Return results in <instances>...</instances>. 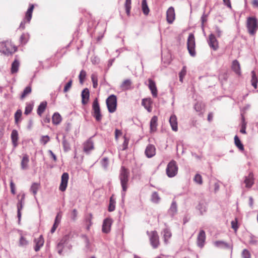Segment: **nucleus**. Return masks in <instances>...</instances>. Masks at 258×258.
I'll use <instances>...</instances> for the list:
<instances>
[{
	"label": "nucleus",
	"mask_w": 258,
	"mask_h": 258,
	"mask_svg": "<svg viewBox=\"0 0 258 258\" xmlns=\"http://www.w3.org/2000/svg\"><path fill=\"white\" fill-rule=\"evenodd\" d=\"M17 50V48L12 44L11 41H5L0 42V52L9 55Z\"/></svg>",
	"instance_id": "1"
},
{
	"label": "nucleus",
	"mask_w": 258,
	"mask_h": 258,
	"mask_svg": "<svg viewBox=\"0 0 258 258\" xmlns=\"http://www.w3.org/2000/svg\"><path fill=\"white\" fill-rule=\"evenodd\" d=\"M246 28L248 33L254 35L258 29V21L254 17H249L247 18Z\"/></svg>",
	"instance_id": "2"
},
{
	"label": "nucleus",
	"mask_w": 258,
	"mask_h": 258,
	"mask_svg": "<svg viewBox=\"0 0 258 258\" xmlns=\"http://www.w3.org/2000/svg\"><path fill=\"white\" fill-rule=\"evenodd\" d=\"M92 115L97 122H100L102 118L101 109L97 98H95L92 103Z\"/></svg>",
	"instance_id": "3"
},
{
	"label": "nucleus",
	"mask_w": 258,
	"mask_h": 258,
	"mask_svg": "<svg viewBox=\"0 0 258 258\" xmlns=\"http://www.w3.org/2000/svg\"><path fill=\"white\" fill-rule=\"evenodd\" d=\"M129 172L124 167H121L119 174V178L123 191H125L127 189V184L128 181Z\"/></svg>",
	"instance_id": "4"
},
{
	"label": "nucleus",
	"mask_w": 258,
	"mask_h": 258,
	"mask_svg": "<svg viewBox=\"0 0 258 258\" xmlns=\"http://www.w3.org/2000/svg\"><path fill=\"white\" fill-rule=\"evenodd\" d=\"M178 166L175 161L172 160L168 163L166 169L167 175L170 177H173L178 172Z\"/></svg>",
	"instance_id": "5"
},
{
	"label": "nucleus",
	"mask_w": 258,
	"mask_h": 258,
	"mask_svg": "<svg viewBox=\"0 0 258 258\" xmlns=\"http://www.w3.org/2000/svg\"><path fill=\"white\" fill-rule=\"evenodd\" d=\"M108 110L110 113H113L116 110L117 97L115 95H110L106 100Z\"/></svg>",
	"instance_id": "6"
},
{
	"label": "nucleus",
	"mask_w": 258,
	"mask_h": 258,
	"mask_svg": "<svg viewBox=\"0 0 258 258\" xmlns=\"http://www.w3.org/2000/svg\"><path fill=\"white\" fill-rule=\"evenodd\" d=\"M195 45V39L194 35L192 33H190L188 37L187 47L188 52L191 56H195L196 55Z\"/></svg>",
	"instance_id": "7"
},
{
	"label": "nucleus",
	"mask_w": 258,
	"mask_h": 258,
	"mask_svg": "<svg viewBox=\"0 0 258 258\" xmlns=\"http://www.w3.org/2000/svg\"><path fill=\"white\" fill-rule=\"evenodd\" d=\"M34 9V5H30V7L27 10L26 14H25V17L23 21L21 22L20 25V28H22V29H24L25 28V24L26 23V21H27V22L29 23L30 22V20L32 18V12Z\"/></svg>",
	"instance_id": "8"
},
{
	"label": "nucleus",
	"mask_w": 258,
	"mask_h": 258,
	"mask_svg": "<svg viewBox=\"0 0 258 258\" xmlns=\"http://www.w3.org/2000/svg\"><path fill=\"white\" fill-rule=\"evenodd\" d=\"M151 244L154 248H157L160 244L159 237L157 231L151 232L150 237Z\"/></svg>",
	"instance_id": "9"
},
{
	"label": "nucleus",
	"mask_w": 258,
	"mask_h": 258,
	"mask_svg": "<svg viewBox=\"0 0 258 258\" xmlns=\"http://www.w3.org/2000/svg\"><path fill=\"white\" fill-rule=\"evenodd\" d=\"M208 42L210 47L214 50H216L219 48L218 42L214 34H211L209 35Z\"/></svg>",
	"instance_id": "10"
},
{
	"label": "nucleus",
	"mask_w": 258,
	"mask_h": 258,
	"mask_svg": "<svg viewBox=\"0 0 258 258\" xmlns=\"http://www.w3.org/2000/svg\"><path fill=\"white\" fill-rule=\"evenodd\" d=\"M175 14L174 9L172 7L168 8L166 12V19L169 24H172L175 20Z\"/></svg>",
	"instance_id": "11"
},
{
	"label": "nucleus",
	"mask_w": 258,
	"mask_h": 258,
	"mask_svg": "<svg viewBox=\"0 0 258 258\" xmlns=\"http://www.w3.org/2000/svg\"><path fill=\"white\" fill-rule=\"evenodd\" d=\"M69 180V174L67 172L63 173L61 175V183L59 186V189L61 191H64L67 186Z\"/></svg>",
	"instance_id": "12"
},
{
	"label": "nucleus",
	"mask_w": 258,
	"mask_h": 258,
	"mask_svg": "<svg viewBox=\"0 0 258 258\" xmlns=\"http://www.w3.org/2000/svg\"><path fill=\"white\" fill-rule=\"evenodd\" d=\"M243 183L245 184V187L247 188H250L254 183L253 174L250 172L247 176H245L243 181Z\"/></svg>",
	"instance_id": "13"
},
{
	"label": "nucleus",
	"mask_w": 258,
	"mask_h": 258,
	"mask_svg": "<svg viewBox=\"0 0 258 258\" xmlns=\"http://www.w3.org/2000/svg\"><path fill=\"white\" fill-rule=\"evenodd\" d=\"M145 155L148 158H151L156 154V148L153 145H148L145 151Z\"/></svg>",
	"instance_id": "14"
},
{
	"label": "nucleus",
	"mask_w": 258,
	"mask_h": 258,
	"mask_svg": "<svg viewBox=\"0 0 258 258\" xmlns=\"http://www.w3.org/2000/svg\"><path fill=\"white\" fill-rule=\"evenodd\" d=\"M112 220L110 218H106L104 220L102 225V232L105 233H108L110 230L111 226L112 224Z\"/></svg>",
	"instance_id": "15"
},
{
	"label": "nucleus",
	"mask_w": 258,
	"mask_h": 258,
	"mask_svg": "<svg viewBox=\"0 0 258 258\" xmlns=\"http://www.w3.org/2000/svg\"><path fill=\"white\" fill-rule=\"evenodd\" d=\"M148 81L149 82L148 87L151 92L153 97H156L157 96V89L155 82L151 79H149Z\"/></svg>",
	"instance_id": "16"
},
{
	"label": "nucleus",
	"mask_w": 258,
	"mask_h": 258,
	"mask_svg": "<svg viewBox=\"0 0 258 258\" xmlns=\"http://www.w3.org/2000/svg\"><path fill=\"white\" fill-rule=\"evenodd\" d=\"M206 239V234L204 230H201L197 238V244L200 247H203Z\"/></svg>",
	"instance_id": "17"
},
{
	"label": "nucleus",
	"mask_w": 258,
	"mask_h": 258,
	"mask_svg": "<svg viewBox=\"0 0 258 258\" xmlns=\"http://www.w3.org/2000/svg\"><path fill=\"white\" fill-rule=\"evenodd\" d=\"M232 70L235 72V73L238 76H240L241 74L240 65L238 61L236 59L232 61Z\"/></svg>",
	"instance_id": "18"
},
{
	"label": "nucleus",
	"mask_w": 258,
	"mask_h": 258,
	"mask_svg": "<svg viewBox=\"0 0 258 258\" xmlns=\"http://www.w3.org/2000/svg\"><path fill=\"white\" fill-rule=\"evenodd\" d=\"M82 103L83 104H86L89 99L90 92L88 88H85L82 92Z\"/></svg>",
	"instance_id": "19"
},
{
	"label": "nucleus",
	"mask_w": 258,
	"mask_h": 258,
	"mask_svg": "<svg viewBox=\"0 0 258 258\" xmlns=\"http://www.w3.org/2000/svg\"><path fill=\"white\" fill-rule=\"evenodd\" d=\"M132 82L130 79H126L124 80L120 86L122 91H127L133 88L132 87Z\"/></svg>",
	"instance_id": "20"
},
{
	"label": "nucleus",
	"mask_w": 258,
	"mask_h": 258,
	"mask_svg": "<svg viewBox=\"0 0 258 258\" xmlns=\"http://www.w3.org/2000/svg\"><path fill=\"white\" fill-rule=\"evenodd\" d=\"M94 149V144L91 139L88 140L84 144V151L88 153L91 150Z\"/></svg>",
	"instance_id": "21"
},
{
	"label": "nucleus",
	"mask_w": 258,
	"mask_h": 258,
	"mask_svg": "<svg viewBox=\"0 0 258 258\" xmlns=\"http://www.w3.org/2000/svg\"><path fill=\"white\" fill-rule=\"evenodd\" d=\"M169 122L174 131H177L178 130L177 117L175 115L172 114L169 119Z\"/></svg>",
	"instance_id": "22"
},
{
	"label": "nucleus",
	"mask_w": 258,
	"mask_h": 258,
	"mask_svg": "<svg viewBox=\"0 0 258 258\" xmlns=\"http://www.w3.org/2000/svg\"><path fill=\"white\" fill-rule=\"evenodd\" d=\"M151 100L150 98H145L142 99V105L147 110L148 112L152 111V108L151 106Z\"/></svg>",
	"instance_id": "23"
},
{
	"label": "nucleus",
	"mask_w": 258,
	"mask_h": 258,
	"mask_svg": "<svg viewBox=\"0 0 258 258\" xmlns=\"http://www.w3.org/2000/svg\"><path fill=\"white\" fill-rule=\"evenodd\" d=\"M29 162V157L25 154L23 156L21 162V167L23 170H26L28 168V163Z\"/></svg>",
	"instance_id": "24"
},
{
	"label": "nucleus",
	"mask_w": 258,
	"mask_h": 258,
	"mask_svg": "<svg viewBox=\"0 0 258 258\" xmlns=\"http://www.w3.org/2000/svg\"><path fill=\"white\" fill-rule=\"evenodd\" d=\"M158 117L156 116L152 117L150 120V130L151 132H155L157 130Z\"/></svg>",
	"instance_id": "25"
},
{
	"label": "nucleus",
	"mask_w": 258,
	"mask_h": 258,
	"mask_svg": "<svg viewBox=\"0 0 258 258\" xmlns=\"http://www.w3.org/2000/svg\"><path fill=\"white\" fill-rule=\"evenodd\" d=\"M46 106L47 102L46 101H43L40 103L37 110V113L39 116H41L42 114L45 111Z\"/></svg>",
	"instance_id": "26"
},
{
	"label": "nucleus",
	"mask_w": 258,
	"mask_h": 258,
	"mask_svg": "<svg viewBox=\"0 0 258 258\" xmlns=\"http://www.w3.org/2000/svg\"><path fill=\"white\" fill-rule=\"evenodd\" d=\"M11 139L14 147L17 146V141L18 140V133L17 131L13 130L11 133Z\"/></svg>",
	"instance_id": "27"
},
{
	"label": "nucleus",
	"mask_w": 258,
	"mask_h": 258,
	"mask_svg": "<svg viewBox=\"0 0 258 258\" xmlns=\"http://www.w3.org/2000/svg\"><path fill=\"white\" fill-rule=\"evenodd\" d=\"M36 245L35 247V250L36 251H38L40 249L44 243V240L42 236H40L37 239H35L34 240Z\"/></svg>",
	"instance_id": "28"
},
{
	"label": "nucleus",
	"mask_w": 258,
	"mask_h": 258,
	"mask_svg": "<svg viewBox=\"0 0 258 258\" xmlns=\"http://www.w3.org/2000/svg\"><path fill=\"white\" fill-rule=\"evenodd\" d=\"M171 232L168 229L166 228L163 230V238L165 243H168L169 239L171 237Z\"/></svg>",
	"instance_id": "29"
},
{
	"label": "nucleus",
	"mask_w": 258,
	"mask_h": 258,
	"mask_svg": "<svg viewBox=\"0 0 258 258\" xmlns=\"http://www.w3.org/2000/svg\"><path fill=\"white\" fill-rule=\"evenodd\" d=\"M61 117L58 112H55L53 114L52 117V121L54 124L57 125L61 121Z\"/></svg>",
	"instance_id": "30"
},
{
	"label": "nucleus",
	"mask_w": 258,
	"mask_h": 258,
	"mask_svg": "<svg viewBox=\"0 0 258 258\" xmlns=\"http://www.w3.org/2000/svg\"><path fill=\"white\" fill-rule=\"evenodd\" d=\"M20 63L18 59H15L11 66V72L12 74L17 73L19 70Z\"/></svg>",
	"instance_id": "31"
},
{
	"label": "nucleus",
	"mask_w": 258,
	"mask_h": 258,
	"mask_svg": "<svg viewBox=\"0 0 258 258\" xmlns=\"http://www.w3.org/2000/svg\"><path fill=\"white\" fill-rule=\"evenodd\" d=\"M24 199V195H23L21 200L19 201L18 203L17 204V209H18V217L19 220H20L21 217V210L22 209L23 207L22 202Z\"/></svg>",
	"instance_id": "32"
},
{
	"label": "nucleus",
	"mask_w": 258,
	"mask_h": 258,
	"mask_svg": "<svg viewBox=\"0 0 258 258\" xmlns=\"http://www.w3.org/2000/svg\"><path fill=\"white\" fill-rule=\"evenodd\" d=\"M142 9L145 15H148L149 13L150 10L147 5L146 0H143L142 2Z\"/></svg>",
	"instance_id": "33"
},
{
	"label": "nucleus",
	"mask_w": 258,
	"mask_h": 258,
	"mask_svg": "<svg viewBox=\"0 0 258 258\" xmlns=\"http://www.w3.org/2000/svg\"><path fill=\"white\" fill-rule=\"evenodd\" d=\"M234 143L235 146L240 151H243L244 150V146L238 136L236 135L234 137Z\"/></svg>",
	"instance_id": "34"
},
{
	"label": "nucleus",
	"mask_w": 258,
	"mask_h": 258,
	"mask_svg": "<svg viewBox=\"0 0 258 258\" xmlns=\"http://www.w3.org/2000/svg\"><path fill=\"white\" fill-rule=\"evenodd\" d=\"M215 246L223 248H227L229 247V245L223 241H216L214 242Z\"/></svg>",
	"instance_id": "35"
},
{
	"label": "nucleus",
	"mask_w": 258,
	"mask_h": 258,
	"mask_svg": "<svg viewBox=\"0 0 258 258\" xmlns=\"http://www.w3.org/2000/svg\"><path fill=\"white\" fill-rule=\"evenodd\" d=\"M115 199L112 195L110 198L109 205L108 207V211L109 212H112L115 210Z\"/></svg>",
	"instance_id": "36"
},
{
	"label": "nucleus",
	"mask_w": 258,
	"mask_h": 258,
	"mask_svg": "<svg viewBox=\"0 0 258 258\" xmlns=\"http://www.w3.org/2000/svg\"><path fill=\"white\" fill-rule=\"evenodd\" d=\"M251 85L255 88H257V79L256 76V74L254 71L251 72Z\"/></svg>",
	"instance_id": "37"
},
{
	"label": "nucleus",
	"mask_w": 258,
	"mask_h": 258,
	"mask_svg": "<svg viewBox=\"0 0 258 258\" xmlns=\"http://www.w3.org/2000/svg\"><path fill=\"white\" fill-rule=\"evenodd\" d=\"M132 1L131 0H125L124 3V7L125 12L128 16L130 15V11L131 9Z\"/></svg>",
	"instance_id": "38"
},
{
	"label": "nucleus",
	"mask_w": 258,
	"mask_h": 258,
	"mask_svg": "<svg viewBox=\"0 0 258 258\" xmlns=\"http://www.w3.org/2000/svg\"><path fill=\"white\" fill-rule=\"evenodd\" d=\"M33 108V103H26L25 108V111L24 114L26 115H28L30 114Z\"/></svg>",
	"instance_id": "39"
},
{
	"label": "nucleus",
	"mask_w": 258,
	"mask_h": 258,
	"mask_svg": "<svg viewBox=\"0 0 258 258\" xmlns=\"http://www.w3.org/2000/svg\"><path fill=\"white\" fill-rule=\"evenodd\" d=\"M40 187V184L39 183L34 182L31 186L30 191L33 194H36Z\"/></svg>",
	"instance_id": "40"
},
{
	"label": "nucleus",
	"mask_w": 258,
	"mask_h": 258,
	"mask_svg": "<svg viewBox=\"0 0 258 258\" xmlns=\"http://www.w3.org/2000/svg\"><path fill=\"white\" fill-rule=\"evenodd\" d=\"M31 92V86H28L26 87L24 89L23 93H22L21 98L22 99L24 98L26 96L29 95Z\"/></svg>",
	"instance_id": "41"
},
{
	"label": "nucleus",
	"mask_w": 258,
	"mask_h": 258,
	"mask_svg": "<svg viewBox=\"0 0 258 258\" xmlns=\"http://www.w3.org/2000/svg\"><path fill=\"white\" fill-rule=\"evenodd\" d=\"M22 116V111L18 109L15 113V121L16 124H18Z\"/></svg>",
	"instance_id": "42"
},
{
	"label": "nucleus",
	"mask_w": 258,
	"mask_h": 258,
	"mask_svg": "<svg viewBox=\"0 0 258 258\" xmlns=\"http://www.w3.org/2000/svg\"><path fill=\"white\" fill-rule=\"evenodd\" d=\"M92 215L91 214H89L86 218V223L87 225V229L88 230L90 229V226L92 225Z\"/></svg>",
	"instance_id": "43"
},
{
	"label": "nucleus",
	"mask_w": 258,
	"mask_h": 258,
	"mask_svg": "<svg viewBox=\"0 0 258 258\" xmlns=\"http://www.w3.org/2000/svg\"><path fill=\"white\" fill-rule=\"evenodd\" d=\"M91 80L93 83V87L94 88H96L98 86V78L97 76L93 74L91 75Z\"/></svg>",
	"instance_id": "44"
},
{
	"label": "nucleus",
	"mask_w": 258,
	"mask_h": 258,
	"mask_svg": "<svg viewBox=\"0 0 258 258\" xmlns=\"http://www.w3.org/2000/svg\"><path fill=\"white\" fill-rule=\"evenodd\" d=\"M186 74V67H183L181 70V71L179 73V81L181 82H183V80L184 77L185 76Z\"/></svg>",
	"instance_id": "45"
},
{
	"label": "nucleus",
	"mask_w": 258,
	"mask_h": 258,
	"mask_svg": "<svg viewBox=\"0 0 258 258\" xmlns=\"http://www.w3.org/2000/svg\"><path fill=\"white\" fill-rule=\"evenodd\" d=\"M177 212V206L175 202H173L169 209L170 213L173 215Z\"/></svg>",
	"instance_id": "46"
},
{
	"label": "nucleus",
	"mask_w": 258,
	"mask_h": 258,
	"mask_svg": "<svg viewBox=\"0 0 258 258\" xmlns=\"http://www.w3.org/2000/svg\"><path fill=\"white\" fill-rule=\"evenodd\" d=\"M86 73L84 70H82L79 74V81L81 84H83L86 78Z\"/></svg>",
	"instance_id": "47"
},
{
	"label": "nucleus",
	"mask_w": 258,
	"mask_h": 258,
	"mask_svg": "<svg viewBox=\"0 0 258 258\" xmlns=\"http://www.w3.org/2000/svg\"><path fill=\"white\" fill-rule=\"evenodd\" d=\"M28 244V241L26 240V239L23 237L21 236L20 241H19V245L21 246H25Z\"/></svg>",
	"instance_id": "48"
},
{
	"label": "nucleus",
	"mask_w": 258,
	"mask_h": 258,
	"mask_svg": "<svg viewBox=\"0 0 258 258\" xmlns=\"http://www.w3.org/2000/svg\"><path fill=\"white\" fill-rule=\"evenodd\" d=\"M108 159L107 157L103 158L101 161V165L104 169H107L108 166Z\"/></svg>",
	"instance_id": "49"
},
{
	"label": "nucleus",
	"mask_w": 258,
	"mask_h": 258,
	"mask_svg": "<svg viewBox=\"0 0 258 258\" xmlns=\"http://www.w3.org/2000/svg\"><path fill=\"white\" fill-rule=\"evenodd\" d=\"M50 140V138H49V137L47 135H46V136H43L41 139H40V142L44 144V145H45L46 143H47Z\"/></svg>",
	"instance_id": "50"
},
{
	"label": "nucleus",
	"mask_w": 258,
	"mask_h": 258,
	"mask_svg": "<svg viewBox=\"0 0 258 258\" xmlns=\"http://www.w3.org/2000/svg\"><path fill=\"white\" fill-rule=\"evenodd\" d=\"M195 181L198 184L202 183V177L199 174H197L194 178Z\"/></svg>",
	"instance_id": "51"
},
{
	"label": "nucleus",
	"mask_w": 258,
	"mask_h": 258,
	"mask_svg": "<svg viewBox=\"0 0 258 258\" xmlns=\"http://www.w3.org/2000/svg\"><path fill=\"white\" fill-rule=\"evenodd\" d=\"M72 85V80H71L65 85L64 89H63V92H68L71 88Z\"/></svg>",
	"instance_id": "52"
},
{
	"label": "nucleus",
	"mask_w": 258,
	"mask_h": 258,
	"mask_svg": "<svg viewBox=\"0 0 258 258\" xmlns=\"http://www.w3.org/2000/svg\"><path fill=\"white\" fill-rule=\"evenodd\" d=\"M242 124L240 132L242 134H246V123L245 122L244 118L243 116H242Z\"/></svg>",
	"instance_id": "53"
},
{
	"label": "nucleus",
	"mask_w": 258,
	"mask_h": 258,
	"mask_svg": "<svg viewBox=\"0 0 258 258\" xmlns=\"http://www.w3.org/2000/svg\"><path fill=\"white\" fill-rule=\"evenodd\" d=\"M243 258H250L251 255L249 251L247 249H244L242 252Z\"/></svg>",
	"instance_id": "54"
},
{
	"label": "nucleus",
	"mask_w": 258,
	"mask_h": 258,
	"mask_svg": "<svg viewBox=\"0 0 258 258\" xmlns=\"http://www.w3.org/2000/svg\"><path fill=\"white\" fill-rule=\"evenodd\" d=\"M207 15L205 14V12L204 13L203 15H202V16L201 17V22H202V27H204V23L205 22H206L207 20Z\"/></svg>",
	"instance_id": "55"
},
{
	"label": "nucleus",
	"mask_w": 258,
	"mask_h": 258,
	"mask_svg": "<svg viewBox=\"0 0 258 258\" xmlns=\"http://www.w3.org/2000/svg\"><path fill=\"white\" fill-rule=\"evenodd\" d=\"M62 145L65 151H68L69 149V144L66 140L63 139L62 141Z\"/></svg>",
	"instance_id": "56"
},
{
	"label": "nucleus",
	"mask_w": 258,
	"mask_h": 258,
	"mask_svg": "<svg viewBox=\"0 0 258 258\" xmlns=\"http://www.w3.org/2000/svg\"><path fill=\"white\" fill-rule=\"evenodd\" d=\"M10 187H11V193L12 194H15V189H16L15 185L14 183V182L12 181V180H11V182H10Z\"/></svg>",
	"instance_id": "57"
},
{
	"label": "nucleus",
	"mask_w": 258,
	"mask_h": 258,
	"mask_svg": "<svg viewBox=\"0 0 258 258\" xmlns=\"http://www.w3.org/2000/svg\"><path fill=\"white\" fill-rule=\"evenodd\" d=\"M220 182L219 181H216L214 183V192H217L219 191V187H220Z\"/></svg>",
	"instance_id": "58"
},
{
	"label": "nucleus",
	"mask_w": 258,
	"mask_h": 258,
	"mask_svg": "<svg viewBox=\"0 0 258 258\" xmlns=\"http://www.w3.org/2000/svg\"><path fill=\"white\" fill-rule=\"evenodd\" d=\"M78 212L77 210L74 209L72 212L71 217L73 220H75L77 216Z\"/></svg>",
	"instance_id": "59"
},
{
	"label": "nucleus",
	"mask_w": 258,
	"mask_h": 258,
	"mask_svg": "<svg viewBox=\"0 0 258 258\" xmlns=\"http://www.w3.org/2000/svg\"><path fill=\"white\" fill-rule=\"evenodd\" d=\"M61 218V213L59 212L57 214V215L55 217L54 222L59 224L60 222Z\"/></svg>",
	"instance_id": "60"
},
{
	"label": "nucleus",
	"mask_w": 258,
	"mask_h": 258,
	"mask_svg": "<svg viewBox=\"0 0 258 258\" xmlns=\"http://www.w3.org/2000/svg\"><path fill=\"white\" fill-rule=\"evenodd\" d=\"M59 224V223L54 222V224L53 225V226H52V228L51 229V231H50L51 233H54L55 232L56 229L57 228V227L58 226Z\"/></svg>",
	"instance_id": "61"
},
{
	"label": "nucleus",
	"mask_w": 258,
	"mask_h": 258,
	"mask_svg": "<svg viewBox=\"0 0 258 258\" xmlns=\"http://www.w3.org/2000/svg\"><path fill=\"white\" fill-rule=\"evenodd\" d=\"M215 32L218 37H219L221 36L222 31L218 26L215 27Z\"/></svg>",
	"instance_id": "62"
},
{
	"label": "nucleus",
	"mask_w": 258,
	"mask_h": 258,
	"mask_svg": "<svg viewBox=\"0 0 258 258\" xmlns=\"http://www.w3.org/2000/svg\"><path fill=\"white\" fill-rule=\"evenodd\" d=\"M48 153L51 155V156L52 158L53 159V160H54V161H56L57 160V158H56V155L53 153V152L51 150H49L48 151Z\"/></svg>",
	"instance_id": "63"
},
{
	"label": "nucleus",
	"mask_w": 258,
	"mask_h": 258,
	"mask_svg": "<svg viewBox=\"0 0 258 258\" xmlns=\"http://www.w3.org/2000/svg\"><path fill=\"white\" fill-rule=\"evenodd\" d=\"M152 200L154 202H157L159 200V198L158 197V195L156 194L153 195Z\"/></svg>",
	"instance_id": "64"
}]
</instances>
